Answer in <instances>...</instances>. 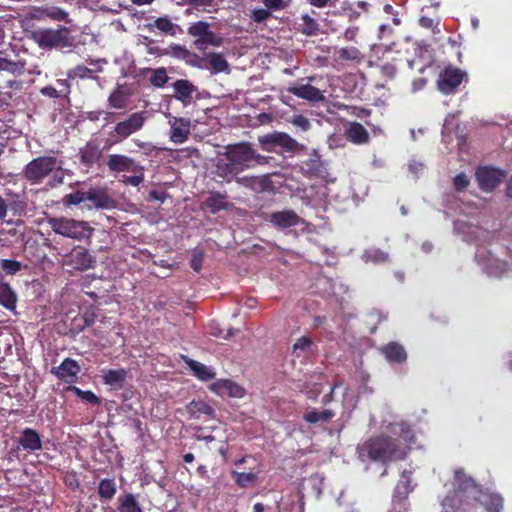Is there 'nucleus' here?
Returning <instances> with one entry per match:
<instances>
[{"label": "nucleus", "mask_w": 512, "mask_h": 512, "mask_svg": "<svg viewBox=\"0 0 512 512\" xmlns=\"http://www.w3.org/2000/svg\"><path fill=\"white\" fill-rule=\"evenodd\" d=\"M57 88L63 97H67L70 94L71 86L67 79H58Z\"/></svg>", "instance_id": "obj_57"}, {"label": "nucleus", "mask_w": 512, "mask_h": 512, "mask_svg": "<svg viewBox=\"0 0 512 512\" xmlns=\"http://www.w3.org/2000/svg\"><path fill=\"white\" fill-rule=\"evenodd\" d=\"M7 204L8 209L18 215L22 214L27 208L26 201L24 199H20L18 196Z\"/></svg>", "instance_id": "obj_48"}, {"label": "nucleus", "mask_w": 512, "mask_h": 512, "mask_svg": "<svg viewBox=\"0 0 512 512\" xmlns=\"http://www.w3.org/2000/svg\"><path fill=\"white\" fill-rule=\"evenodd\" d=\"M81 399L92 405H99L101 403L100 398L90 390L83 391Z\"/></svg>", "instance_id": "obj_58"}, {"label": "nucleus", "mask_w": 512, "mask_h": 512, "mask_svg": "<svg viewBox=\"0 0 512 512\" xmlns=\"http://www.w3.org/2000/svg\"><path fill=\"white\" fill-rule=\"evenodd\" d=\"M388 512H406L405 501L403 499L393 497L392 506Z\"/></svg>", "instance_id": "obj_60"}, {"label": "nucleus", "mask_w": 512, "mask_h": 512, "mask_svg": "<svg viewBox=\"0 0 512 512\" xmlns=\"http://www.w3.org/2000/svg\"><path fill=\"white\" fill-rule=\"evenodd\" d=\"M382 354L390 363H404L407 360V353L404 347L397 342H389L382 349Z\"/></svg>", "instance_id": "obj_25"}, {"label": "nucleus", "mask_w": 512, "mask_h": 512, "mask_svg": "<svg viewBox=\"0 0 512 512\" xmlns=\"http://www.w3.org/2000/svg\"><path fill=\"white\" fill-rule=\"evenodd\" d=\"M367 258L374 263H384L389 261V254L380 249H373L366 253Z\"/></svg>", "instance_id": "obj_45"}, {"label": "nucleus", "mask_w": 512, "mask_h": 512, "mask_svg": "<svg viewBox=\"0 0 512 512\" xmlns=\"http://www.w3.org/2000/svg\"><path fill=\"white\" fill-rule=\"evenodd\" d=\"M146 28L151 32L157 29L166 35L175 36L178 26L173 23L167 16H163L158 18H151L146 24Z\"/></svg>", "instance_id": "obj_26"}, {"label": "nucleus", "mask_w": 512, "mask_h": 512, "mask_svg": "<svg viewBox=\"0 0 512 512\" xmlns=\"http://www.w3.org/2000/svg\"><path fill=\"white\" fill-rule=\"evenodd\" d=\"M204 261V253L202 250H194L190 259V266L195 272H199Z\"/></svg>", "instance_id": "obj_47"}, {"label": "nucleus", "mask_w": 512, "mask_h": 512, "mask_svg": "<svg viewBox=\"0 0 512 512\" xmlns=\"http://www.w3.org/2000/svg\"><path fill=\"white\" fill-rule=\"evenodd\" d=\"M265 8L271 13L272 11H281L287 7L284 0H262Z\"/></svg>", "instance_id": "obj_51"}, {"label": "nucleus", "mask_w": 512, "mask_h": 512, "mask_svg": "<svg viewBox=\"0 0 512 512\" xmlns=\"http://www.w3.org/2000/svg\"><path fill=\"white\" fill-rule=\"evenodd\" d=\"M201 68L210 69L213 74L229 73V63L221 53L211 52L201 58Z\"/></svg>", "instance_id": "obj_20"}, {"label": "nucleus", "mask_w": 512, "mask_h": 512, "mask_svg": "<svg viewBox=\"0 0 512 512\" xmlns=\"http://www.w3.org/2000/svg\"><path fill=\"white\" fill-rule=\"evenodd\" d=\"M144 170L142 171H139L140 173L138 175H133V176H123V179H122V182L126 185H131V186H139L143 181H144V173H143Z\"/></svg>", "instance_id": "obj_55"}, {"label": "nucleus", "mask_w": 512, "mask_h": 512, "mask_svg": "<svg viewBox=\"0 0 512 512\" xmlns=\"http://www.w3.org/2000/svg\"><path fill=\"white\" fill-rule=\"evenodd\" d=\"M249 472L233 470L231 476L234 482L241 488L254 487L259 480V474L261 472L258 466L249 467Z\"/></svg>", "instance_id": "obj_22"}, {"label": "nucleus", "mask_w": 512, "mask_h": 512, "mask_svg": "<svg viewBox=\"0 0 512 512\" xmlns=\"http://www.w3.org/2000/svg\"><path fill=\"white\" fill-rule=\"evenodd\" d=\"M335 416V412L331 409H324L323 411H317L315 409H308L303 414V420L309 424H316L319 422L328 423Z\"/></svg>", "instance_id": "obj_32"}, {"label": "nucleus", "mask_w": 512, "mask_h": 512, "mask_svg": "<svg viewBox=\"0 0 512 512\" xmlns=\"http://www.w3.org/2000/svg\"><path fill=\"white\" fill-rule=\"evenodd\" d=\"M393 432L399 435L395 439L389 436L374 437L366 441L362 447L369 459L386 463L403 460L407 455V443L414 437L412 429L405 423L397 424Z\"/></svg>", "instance_id": "obj_2"}, {"label": "nucleus", "mask_w": 512, "mask_h": 512, "mask_svg": "<svg viewBox=\"0 0 512 512\" xmlns=\"http://www.w3.org/2000/svg\"><path fill=\"white\" fill-rule=\"evenodd\" d=\"M419 25L423 28L432 30L433 33H439L438 29L439 22L428 16H421L419 19Z\"/></svg>", "instance_id": "obj_49"}, {"label": "nucleus", "mask_w": 512, "mask_h": 512, "mask_svg": "<svg viewBox=\"0 0 512 512\" xmlns=\"http://www.w3.org/2000/svg\"><path fill=\"white\" fill-rule=\"evenodd\" d=\"M170 125V140L174 143H184L190 135L191 121L189 118L168 116Z\"/></svg>", "instance_id": "obj_13"}, {"label": "nucleus", "mask_w": 512, "mask_h": 512, "mask_svg": "<svg viewBox=\"0 0 512 512\" xmlns=\"http://www.w3.org/2000/svg\"><path fill=\"white\" fill-rule=\"evenodd\" d=\"M0 268L7 275H15L23 268H27V265L13 259H2L0 261Z\"/></svg>", "instance_id": "obj_38"}, {"label": "nucleus", "mask_w": 512, "mask_h": 512, "mask_svg": "<svg viewBox=\"0 0 512 512\" xmlns=\"http://www.w3.org/2000/svg\"><path fill=\"white\" fill-rule=\"evenodd\" d=\"M24 34L43 50L70 48L73 44L70 30L64 26H58L56 29L25 28Z\"/></svg>", "instance_id": "obj_4"}, {"label": "nucleus", "mask_w": 512, "mask_h": 512, "mask_svg": "<svg viewBox=\"0 0 512 512\" xmlns=\"http://www.w3.org/2000/svg\"><path fill=\"white\" fill-rule=\"evenodd\" d=\"M128 100V95L119 88L114 90L108 97L109 106L114 109H125Z\"/></svg>", "instance_id": "obj_36"}, {"label": "nucleus", "mask_w": 512, "mask_h": 512, "mask_svg": "<svg viewBox=\"0 0 512 512\" xmlns=\"http://www.w3.org/2000/svg\"><path fill=\"white\" fill-rule=\"evenodd\" d=\"M340 385V382H335L333 384V386L331 387V390L329 393H327L326 395H324L322 397V404L323 405H327L328 403H330L332 400H333V396H334V391L335 389Z\"/></svg>", "instance_id": "obj_64"}, {"label": "nucleus", "mask_w": 512, "mask_h": 512, "mask_svg": "<svg viewBox=\"0 0 512 512\" xmlns=\"http://www.w3.org/2000/svg\"><path fill=\"white\" fill-rule=\"evenodd\" d=\"M291 123L294 126L300 128L302 131H308L311 127V123H310L309 119L301 114L294 115Z\"/></svg>", "instance_id": "obj_53"}, {"label": "nucleus", "mask_w": 512, "mask_h": 512, "mask_svg": "<svg viewBox=\"0 0 512 512\" xmlns=\"http://www.w3.org/2000/svg\"><path fill=\"white\" fill-rule=\"evenodd\" d=\"M173 97L187 107L193 102V94L197 92V87L187 79H178L172 84Z\"/></svg>", "instance_id": "obj_16"}, {"label": "nucleus", "mask_w": 512, "mask_h": 512, "mask_svg": "<svg viewBox=\"0 0 512 512\" xmlns=\"http://www.w3.org/2000/svg\"><path fill=\"white\" fill-rule=\"evenodd\" d=\"M287 91L294 96L304 99L311 103H319L325 101L324 94L315 86L311 84H298L290 86Z\"/></svg>", "instance_id": "obj_17"}, {"label": "nucleus", "mask_w": 512, "mask_h": 512, "mask_svg": "<svg viewBox=\"0 0 512 512\" xmlns=\"http://www.w3.org/2000/svg\"><path fill=\"white\" fill-rule=\"evenodd\" d=\"M216 385L220 386V388L226 390L228 394L232 397H242L244 394V389L231 380H221Z\"/></svg>", "instance_id": "obj_39"}, {"label": "nucleus", "mask_w": 512, "mask_h": 512, "mask_svg": "<svg viewBox=\"0 0 512 512\" xmlns=\"http://www.w3.org/2000/svg\"><path fill=\"white\" fill-rule=\"evenodd\" d=\"M185 363L188 365V367L193 372V375L197 377L201 381H209L215 378V372L207 367L206 365L190 359L188 357H184Z\"/></svg>", "instance_id": "obj_29"}, {"label": "nucleus", "mask_w": 512, "mask_h": 512, "mask_svg": "<svg viewBox=\"0 0 512 512\" xmlns=\"http://www.w3.org/2000/svg\"><path fill=\"white\" fill-rule=\"evenodd\" d=\"M107 167L111 172H137L144 168L135 159L124 154H111L107 158Z\"/></svg>", "instance_id": "obj_14"}, {"label": "nucleus", "mask_w": 512, "mask_h": 512, "mask_svg": "<svg viewBox=\"0 0 512 512\" xmlns=\"http://www.w3.org/2000/svg\"><path fill=\"white\" fill-rule=\"evenodd\" d=\"M46 222L54 233L73 240L89 239L94 232L88 222L64 216L48 217Z\"/></svg>", "instance_id": "obj_5"}, {"label": "nucleus", "mask_w": 512, "mask_h": 512, "mask_svg": "<svg viewBox=\"0 0 512 512\" xmlns=\"http://www.w3.org/2000/svg\"><path fill=\"white\" fill-rule=\"evenodd\" d=\"M85 196H86V192L77 190V191H75L73 193L65 195L62 198V204L65 207H71V206L79 205L80 203H82V202L87 200L85 198Z\"/></svg>", "instance_id": "obj_40"}, {"label": "nucleus", "mask_w": 512, "mask_h": 512, "mask_svg": "<svg viewBox=\"0 0 512 512\" xmlns=\"http://www.w3.org/2000/svg\"><path fill=\"white\" fill-rule=\"evenodd\" d=\"M149 199L154 201L164 202L166 199V193L158 190L149 191Z\"/></svg>", "instance_id": "obj_62"}, {"label": "nucleus", "mask_w": 512, "mask_h": 512, "mask_svg": "<svg viewBox=\"0 0 512 512\" xmlns=\"http://www.w3.org/2000/svg\"><path fill=\"white\" fill-rule=\"evenodd\" d=\"M506 172L492 166H479L475 171V179L480 190L493 192L504 180Z\"/></svg>", "instance_id": "obj_9"}, {"label": "nucleus", "mask_w": 512, "mask_h": 512, "mask_svg": "<svg viewBox=\"0 0 512 512\" xmlns=\"http://www.w3.org/2000/svg\"><path fill=\"white\" fill-rule=\"evenodd\" d=\"M127 371L123 368L103 372V382L114 389H121L126 381Z\"/></svg>", "instance_id": "obj_28"}, {"label": "nucleus", "mask_w": 512, "mask_h": 512, "mask_svg": "<svg viewBox=\"0 0 512 512\" xmlns=\"http://www.w3.org/2000/svg\"><path fill=\"white\" fill-rule=\"evenodd\" d=\"M95 262V258L82 246L74 247L65 257V263L77 270L89 269Z\"/></svg>", "instance_id": "obj_12"}, {"label": "nucleus", "mask_w": 512, "mask_h": 512, "mask_svg": "<svg viewBox=\"0 0 512 512\" xmlns=\"http://www.w3.org/2000/svg\"><path fill=\"white\" fill-rule=\"evenodd\" d=\"M466 73L456 67H446L436 81L437 89L444 95L455 94Z\"/></svg>", "instance_id": "obj_10"}, {"label": "nucleus", "mask_w": 512, "mask_h": 512, "mask_svg": "<svg viewBox=\"0 0 512 512\" xmlns=\"http://www.w3.org/2000/svg\"><path fill=\"white\" fill-rule=\"evenodd\" d=\"M312 344V340L309 337L302 336L293 345V351L296 352L297 350L305 351L307 350Z\"/></svg>", "instance_id": "obj_56"}, {"label": "nucleus", "mask_w": 512, "mask_h": 512, "mask_svg": "<svg viewBox=\"0 0 512 512\" xmlns=\"http://www.w3.org/2000/svg\"><path fill=\"white\" fill-rule=\"evenodd\" d=\"M148 72L150 73L149 81L154 87L162 88L168 83L170 79L164 67L156 69L151 68L148 69Z\"/></svg>", "instance_id": "obj_35"}, {"label": "nucleus", "mask_w": 512, "mask_h": 512, "mask_svg": "<svg viewBox=\"0 0 512 512\" xmlns=\"http://www.w3.org/2000/svg\"><path fill=\"white\" fill-rule=\"evenodd\" d=\"M348 141L356 145H362L369 142L370 136L366 128L359 122H351L345 131Z\"/></svg>", "instance_id": "obj_24"}, {"label": "nucleus", "mask_w": 512, "mask_h": 512, "mask_svg": "<svg viewBox=\"0 0 512 512\" xmlns=\"http://www.w3.org/2000/svg\"><path fill=\"white\" fill-rule=\"evenodd\" d=\"M117 492L116 481L113 478L101 479L98 484V496L101 502H110Z\"/></svg>", "instance_id": "obj_30"}, {"label": "nucleus", "mask_w": 512, "mask_h": 512, "mask_svg": "<svg viewBox=\"0 0 512 512\" xmlns=\"http://www.w3.org/2000/svg\"><path fill=\"white\" fill-rule=\"evenodd\" d=\"M101 156L102 150L96 141H89L79 149L80 162L87 167L96 164Z\"/></svg>", "instance_id": "obj_21"}, {"label": "nucleus", "mask_w": 512, "mask_h": 512, "mask_svg": "<svg viewBox=\"0 0 512 512\" xmlns=\"http://www.w3.org/2000/svg\"><path fill=\"white\" fill-rule=\"evenodd\" d=\"M86 201L91 202L95 209L111 210L117 205L116 200L104 188L93 187L86 191Z\"/></svg>", "instance_id": "obj_15"}, {"label": "nucleus", "mask_w": 512, "mask_h": 512, "mask_svg": "<svg viewBox=\"0 0 512 512\" xmlns=\"http://www.w3.org/2000/svg\"><path fill=\"white\" fill-rule=\"evenodd\" d=\"M270 222L279 229L291 228L299 225L301 218L293 210L277 211L270 214Z\"/></svg>", "instance_id": "obj_19"}, {"label": "nucleus", "mask_w": 512, "mask_h": 512, "mask_svg": "<svg viewBox=\"0 0 512 512\" xmlns=\"http://www.w3.org/2000/svg\"><path fill=\"white\" fill-rule=\"evenodd\" d=\"M188 412L191 417L199 418L201 415H207L209 417L214 416V409L205 401L193 400L188 405Z\"/></svg>", "instance_id": "obj_33"}, {"label": "nucleus", "mask_w": 512, "mask_h": 512, "mask_svg": "<svg viewBox=\"0 0 512 512\" xmlns=\"http://www.w3.org/2000/svg\"><path fill=\"white\" fill-rule=\"evenodd\" d=\"M59 380L73 384L78 380V375L81 372V367L78 362L72 358H65L57 367H52L50 371Z\"/></svg>", "instance_id": "obj_11"}, {"label": "nucleus", "mask_w": 512, "mask_h": 512, "mask_svg": "<svg viewBox=\"0 0 512 512\" xmlns=\"http://www.w3.org/2000/svg\"><path fill=\"white\" fill-rule=\"evenodd\" d=\"M16 294L14 290H0V304L9 310H14L16 307Z\"/></svg>", "instance_id": "obj_41"}, {"label": "nucleus", "mask_w": 512, "mask_h": 512, "mask_svg": "<svg viewBox=\"0 0 512 512\" xmlns=\"http://www.w3.org/2000/svg\"><path fill=\"white\" fill-rule=\"evenodd\" d=\"M412 490V472L404 470L401 474V479L398 481L394 489L393 497L400 498L405 501V498L412 492Z\"/></svg>", "instance_id": "obj_31"}, {"label": "nucleus", "mask_w": 512, "mask_h": 512, "mask_svg": "<svg viewBox=\"0 0 512 512\" xmlns=\"http://www.w3.org/2000/svg\"><path fill=\"white\" fill-rule=\"evenodd\" d=\"M148 118L149 116L147 111H137L130 114L124 120L117 122L113 127V130L109 133L111 137L117 138L114 143L123 141L142 130Z\"/></svg>", "instance_id": "obj_7"}, {"label": "nucleus", "mask_w": 512, "mask_h": 512, "mask_svg": "<svg viewBox=\"0 0 512 512\" xmlns=\"http://www.w3.org/2000/svg\"><path fill=\"white\" fill-rule=\"evenodd\" d=\"M302 24L300 32L306 36L315 35L319 31V25L317 21L308 14H304L301 17Z\"/></svg>", "instance_id": "obj_37"}, {"label": "nucleus", "mask_w": 512, "mask_h": 512, "mask_svg": "<svg viewBox=\"0 0 512 512\" xmlns=\"http://www.w3.org/2000/svg\"><path fill=\"white\" fill-rule=\"evenodd\" d=\"M381 73L383 76L392 79L395 77L397 67L393 62H385L380 66Z\"/></svg>", "instance_id": "obj_54"}, {"label": "nucleus", "mask_w": 512, "mask_h": 512, "mask_svg": "<svg viewBox=\"0 0 512 512\" xmlns=\"http://www.w3.org/2000/svg\"><path fill=\"white\" fill-rule=\"evenodd\" d=\"M170 48L173 51V55L176 57H184L189 53L185 47L178 44L171 45Z\"/></svg>", "instance_id": "obj_63"}, {"label": "nucleus", "mask_w": 512, "mask_h": 512, "mask_svg": "<svg viewBox=\"0 0 512 512\" xmlns=\"http://www.w3.org/2000/svg\"><path fill=\"white\" fill-rule=\"evenodd\" d=\"M57 167L60 165L55 157L39 156L24 167L23 177L32 184H39Z\"/></svg>", "instance_id": "obj_6"}, {"label": "nucleus", "mask_w": 512, "mask_h": 512, "mask_svg": "<svg viewBox=\"0 0 512 512\" xmlns=\"http://www.w3.org/2000/svg\"><path fill=\"white\" fill-rule=\"evenodd\" d=\"M453 184L455 190L461 192L469 186L470 180L464 172H461L454 177Z\"/></svg>", "instance_id": "obj_46"}, {"label": "nucleus", "mask_w": 512, "mask_h": 512, "mask_svg": "<svg viewBox=\"0 0 512 512\" xmlns=\"http://www.w3.org/2000/svg\"><path fill=\"white\" fill-rule=\"evenodd\" d=\"M209 27L210 25L207 22L198 21L188 27V34L196 38H202L209 30Z\"/></svg>", "instance_id": "obj_42"}, {"label": "nucleus", "mask_w": 512, "mask_h": 512, "mask_svg": "<svg viewBox=\"0 0 512 512\" xmlns=\"http://www.w3.org/2000/svg\"><path fill=\"white\" fill-rule=\"evenodd\" d=\"M452 487L441 502L442 512H479L484 497L490 499V512H500L502 508V498L486 495L482 486L463 469L455 470Z\"/></svg>", "instance_id": "obj_1"}, {"label": "nucleus", "mask_w": 512, "mask_h": 512, "mask_svg": "<svg viewBox=\"0 0 512 512\" xmlns=\"http://www.w3.org/2000/svg\"><path fill=\"white\" fill-rule=\"evenodd\" d=\"M224 155L225 159H220L217 163L219 176L223 178L234 177L247 169L268 162V157L258 154L247 141L226 146Z\"/></svg>", "instance_id": "obj_3"}, {"label": "nucleus", "mask_w": 512, "mask_h": 512, "mask_svg": "<svg viewBox=\"0 0 512 512\" xmlns=\"http://www.w3.org/2000/svg\"><path fill=\"white\" fill-rule=\"evenodd\" d=\"M18 447L28 453H35L42 449L40 434L33 428H24L18 438Z\"/></svg>", "instance_id": "obj_18"}, {"label": "nucleus", "mask_w": 512, "mask_h": 512, "mask_svg": "<svg viewBox=\"0 0 512 512\" xmlns=\"http://www.w3.org/2000/svg\"><path fill=\"white\" fill-rule=\"evenodd\" d=\"M45 12L48 17L56 21H63L68 16V13L66 11L58 7L47 8Z\"/></svg>", "instance_id": "obj_52"}, {"label": "nucleus", "mask_w": 512, "mask_h": 512, "mask_svg": "<svg viewBox=\"0 0 512 512\" xmlns=\"http://www.w3.org/2000/svg\"><path fill=\"white\" fill-rule=\"evenodd\" d=\"M271 17V13L266 8L254 9L251 11L250 19L257 23H264Z\"/></svg>", "instance_id": "obj_44"}, {"label": "nucleus", "mask_w": 512, "mask_h": 512, "mask_svg": "<svg viewBox=\"0 0 512 512\" xmlns=\"http://www.w3.org/2000/svg\"><path fill=\"white\" fill-rule=\"evenodd\" d=\"M40 93L43 96L49 97V98H61L63 97L61 93H59L58 88L53 86H45L40 90Z\"/></svg>", "instance_id": "obj_59"}, {"label": "nucleus", "mask_w": 512, "mask_h": 512, "mask_svg": "<svg viewBox=\"0 0 512 512\" xmlns=\"http://www.w3.org/2000/svg\"><path fill=\"white\" fill-rule=\"evenodd\" d=\"M118 512H143L141 504L133 493L126 492L117 498Z\"/></svg>", "instance_id": "obj_27"}, {"label": "nucleus", "mask_w": 512, "mask_h": 512, "mask_svg": "<svg viewBox=\"0 0 512 512\" xmlns=\"http://www.w3.org/2000/svg\"><path fill=\"white\" fill-rule=\"evenodd\" d=\"M135 144L143 151L145 155H150L156 147L150 142L135 141Z\"/></svg>", "instance_id": "obj_61"}, {"label": "nucleus", "mask_w": 512, "mask_h": 512, "mask_svg": "<svg viewBox=\"0 0 512 512\" xmlns=\"http://www.w3.org/2000/svg\"><path fill=\"white\" fill-rule=\"evenodd\" d=\"M227 194L212 191L202 203V208L207 209L211 214H217L222 210H227L229 203L226 201Z\"/></svg>", "instance_id": "obj_23"}, {"label": "nucleus", "mask_w": 512, "mask_h": 512, "mask_svg": "<svg viewBox=\"0 0 512 512\" xmlns=\"http://www.w3.org/2000/svg\"><path fill=\"white\" fill-rule=\"evenodd\" d=\"M261 148L267 152H274L276 147L283 148L286 152L296 153L306 149L305 145L297 142L284 132H272L258 137Z\"/></svg>", "instance_id": "obj_8"}, {"label": "nucleus", "mask_w": 512, "mask_h": 512, "mask_svg": "<svg viewBox=\"0 0 512 512\" xmlns=\"http://www.w3.org/2000/svg\"><path fill=\"white\" fill-rule=\"evenodd\" d=\"M204 42H206L210 46L219 47L223 44V38L217 35L215 32L210 29L206 32L205 36L202 37Z\"/></svg>", "instance_id": "obj_50"}, {"label": "nucleus", "mask_w": 512, "mask_h": 512, "mask_svg": "<svg viewBox=\"0 0 512 512\" xmlns=\"http://www.w3.org/2000/svg\"><path fill=\"white\" fill-rule=\"evenodd\" d=\"M94 71L85 65H77L74 69L70 70L68 73L69 77H78L81 79L84 78H92Z\"/></svg>", "instance_id": "obj_43"}, {"label": "nucleus", "mask_w": 512, "mask_h": 512, "mask_svg": "<svg viewBox=\"0 0 512 512\" xmlns=\"http://www.w3.org/2000/svg\"><path fill=\"white\" fill-rule=\"evenodd\" d=\"M337 56L339 60L350 61L354 63H360L364 59V55L361 53V51L354 46L340 48L337 51Z\"/></svg>", "instance_id": "obj_34"}]
</instances>
